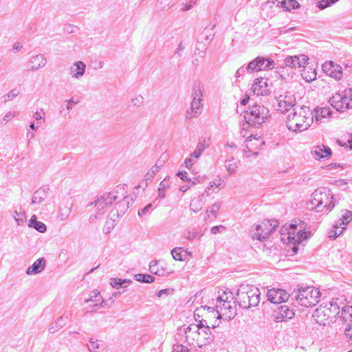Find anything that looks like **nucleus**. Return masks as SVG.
I'll return each instance as SVG.
<instances>
[{
	"mask_svg": "<svg viewBox=\"0 0 352 352\" xmlns=\"http://www.w3.org/2000/svg\"><path fill=\"white\" fill-rule=\"evenodd\" d=\"M314 122V115L309 107L296 106L287 116V127L289 131L302 132L311 126Z\"/></svg>",
	"mask_w": 352,
	"mask_h": 352,
	"instance_id": "nucleus-1",
	"label": "nucleus"
},
{
	"mask_svg": "<svg viewBox=\"0 0 352 352\" xmlns=\"http://www.w3.org/2000/svg\"><path fill=\"white\" fill-rule=\"evenodd\" d=\"M289 229L287 233L280 231L281 239L288 244L293 254H296L298 251V245L303 240L307 239L310 232L305 231L306 223L300 220H294L289 225Z\"/></svg>",
	"mask_w": 352,
	"mask_h": 352,
	"instance_id": "nucleus-2",
	"label": "nucleus"
},
{
	"mask_svg": "<svg viewBox=\"0 0 352 352\" xmlns=\"http://www.w3.org/2000/svg\"><path fill=\"white\" fill-rule=\"evenodd\" d=\"M243 113L245 122L242 124L240 131L243 137L246 135V131L250 126L258 128L270 118L269 110L263 105L256 103L250 105Z\"/></svg>",
	"mask_w": 352,
	"mask_h": 352,
	"instance_id": "nucleus-3",
	"label": "nucleus"
},
{
	"mask_svg": "<svg viewBox=\"0 0 352 352\" xmlns=\"http://www.w3.org/2000/svg\"><path fill=\"white\" fill-rule=\"evenodd\" d=\"M341 298H333L332 301L323 302L314 311L312 315L316 322L320 325H327L335 321L340 314Z\"/></svg>",
	"mask_w": 352,
	"mask_h": 352,
	"instance_id": "nucleus-4",
	"label": "nucleus"
},
{
	"mask_svg": "<svg viewBox=\"0 0 352 352\" xmlns=\"http://www.w3.org/2000/svg\"><path fill=\"white\" fill-rule=\"evenodd\" d=\"M230 294L231 300L235 299L239 306L243 309H248L256 307L260 302V290L252 285L241 284L234 297Z\"/></svg>",
	"mask_w": 352,
	"mask_h": 352,
	"instance_id": "nucleus-5",
	"label": "nucleus"
},
{
	"mask_svg": "<svg viewBox=\"0 0 352 352\" xmlns=\"http://www.w3.org/2000/svg\"><path fill=\"white\" fill-rule=\"evenodd\" d=\"M311 208L317 212L328 213L336 206L335 199L331 190L328 188H319L311 196Z\"/></svg>",
	"mask_w": 352,
	"mask_h": 352,
	"instance_id": "nucleus-6",
	"label": "nucleus"
},
{
	"mask_svg": "<svg viewBox=\"0 0 352 352\" xmlns=\"http://www.w3.org/2000/svg\"><path fill=\"white\" fill-rule=\"evenodd\" d=\"M293 295L299 305L309 307L319 302L321 293L318 288L306 286L298 287L297 291L294 290L292 296Z\"/></svg>",
	"mask_w": 352,
	"mask_h": 352,
	"instance_id": "nucleus-7",
	"label": "nucleus"
},
{
	"mask_svg": "<svg viewBox=\"0 0 352 352\" xmlns=\"http://www.w3.org/2000/svg\"><path fill=\"white\" fill-rule=\"evenodd\" d=\"M118 195L114 192H105L98 197L94 201L91 202L89 206H94L96 208V213L90 217V220L97 219L98 216L103 214L113 204L118 200Z\"/></svg>",
	"mask_w": 352,
	"mask_h": 352,
	"instance_id": "nucleus-8",
	"label": "nucleus"
},
{
	"mask_svg": "<svg viewBox=\"0 0 352 352\" xmlns=\"http://www.w3.org/2000/svg\"><path fill=\"white\" fill-rule=\"evenodd\" d=\"M278 227V221L276 219L265 220L261 224L256 225V231L252 233V239L261 241L268 239L270 235Z\"/></svg>",
	"mask_w": 352,
	"mask_h": 352,
	"instance_id": "nucleus-9",
	"label": "nucleus"
},
{
	"mask_svg": "<svg viewBox=\"0 0 352 352\" xmlns=\"http://www.w3.org/2000/svg\"><path fill=\"white\" fill-rule=\"evenodd\" d=\"M351 91L345 89L342 93L335 94L330 99L331 105L338 111H344L350 109L351 106Z\"/></svg>",
	"mask_w": 352,
	"mask_h": 352,
	"instance_id": "nucleus-10",
	"label": "nucleus"
},
{
	"mask_svg": "<svg viewBox=\"0 0 352 352\" xmlns=\"http://www.w3.org/2000/svg\"><path fill=\"white\" fill-rule=\"evenodd\" d=\"M116 195H118V200L116 203V213L113 215H116L118 218L122 217L129 208L130 202L129 197L126 195V192L124 186H117L114 191Z\"/></svg>",
	"mask_w": 352,
	"mask_h": 352,
	"instance_id": "nucleus-11",
	"label": "nucleus"
},
{
	"mask_svg": "<svg viewBox=\"0 0 352 352\" xmlns=\"http://www.w3.org/2000/svg\"><path fill=\"white\" fill-rule=\"evenodd\" d=\"M352 220V212L346 210L344 213L342 214L338 221H336L333 226L332 229L329 232V238L331 239H336L346 229V225Z\"/></svg>",
	"mask_w": 352,
	"mask_h": 352,
	"instance_id": "nucleus-12",
	"label": "nucleus"
},
{
	"mask_svg": "<svg viewBox=\"0 0 352 352\" xmlns=\"http://www.w3.org/2000/svg\"><path fill=\"white\" fill-rule=\"evenodd\" d=\"M217 302L219 303L217 305V309L219 310V313L221 315L226 316L229 320H231L236 315V301L234 299V301L228 300V297L226 296L223 298V296H218Z\"/></svg>",
	"mask_w": 352,
	"mask_h": 352,
	"instance_id": "nucleus-13",
	"label": "nucleus"
},
{
	"mask_svg": "<svg viewBox=\"0 0 352 352\" xmlns=\"http://www.w3.org/2000/svg\"><path fill=\"white\" fill-rule=\"evenodd\" d=\"M275 63L269 58L257 56L248 63L249 69L253 72L270 70L274 67Z\"/></svg>",
	"mask_w": 352,
	"mask_h": 352,
	"instance_id": "nucleus-14",
	"label": "nucleus"
},
{
	"mask_svg": "<svg viewBox=\"0 0 352 352\" xmlns=\"http://www.w3.org/2000/svg\"><path fill=\"white\" fill-rule=\"evenodd\" d=\"M322 70L327 75L336 80H341L343 76L342 67L331 60L327 61L322 65Z\"/></svg>",
	"mask_w": 352,
	"mask_h": 352,
	"instance_id": "nucleus-15",
	"label": "nucleus"
},
{
	"mask_svg": "<svg viewBox=\"0 0 352 352\" xmlns=\"http://www.w3.org/2000/svg\"><path fill=\"white\" fill-rule=\"evenodd\" d=\"M267 297L270 302L280 304L286 302L289 299V295L284 289L272 288L268 289Z\"/></svg>",
	"mask_w": 352,
	"mask_h": 352,
	"instance_id": "nucleus-16",
	"label": "nucleus"
},
{
	"mask_svg": "<svg viewBox=\"0 0 352 352\" xmlns=\"http://www.w3.org/2000/svg\"><path fill=\"white\" fill-rule=\"evenodd\" d=\"M295 314L293 309L287 305H280L274 311V320L277 322L287 321L294 318Z\"/></svg>",
	"mask_w": 352,
	"mask_h": 352,
	"instance_id": "nucleus-17",
	"label": "nucleus"
},
{
	"mask_svg": "<svg viewBox=\"0 0 352 352\" xmlns=\"http://www.w3.org/2000/svg\"><path fill=\"white\" fill-rule=\"evenodd\" d=\"M309 58L305 54L287 56L284 62L285 65L292 68L306 67L308 64Z\"/></svg>",
	"mask_w": 352,
	"mask_h": 352,
	"instance_id": "nucleus-18",
	"label": "nucleus"
},
{
	"mask_svg": "<svg viewBox=\"0 0 352 352\" xmlns=\"http://www.w3.org/2000/svg\"><path fill=\"white\" fill-rule=\"evenodd\" d=\"M267 80V79L263 78H256L251 88V91L253 94L257 96L269 94L270 87Z\"/></svg>",
	"mask_w": 352,
	"mask_h": 352,
	"instance_id": "nucleus-19",
	"label": "nucleus"
},
{
	"mask_svg": "<svg viewBox=\"0 0 352 352\" xmlns=\"http://www.w3.org/2000/svg\"><path fill=\"white\" fill-rule=\"evenodd\" d=\"M278 110L285 112L289 111L292 108H294L296 106V98L293 94L287 93L285 96H280L278 100Z\"/></svg>",
	"mask_w": 352,
	"mask_h": 352,
	"instance_id": "nucleus-20",
	"label": "nucleus"
},
{
	"mask_svg": "<svg viewBox=\"0 0 352 352\" xmlns=\"http://www.w3.org/2000/svg\"><path fill=\"white\" fill-rule=\"evenodd\" d=\"M195 332L197 333V342L198 346L200 348L202 346L210 344L213 340L210 330L207 331L206 329H204L199 331V329H195Z\"/></svg>",
	"mask_w": 352,
	"mask_h": 352,
	"instance_id": "nucleus-21",
	"label": "nucleus"
},
{
	"mask_svg": "<svg viewBox=\"0 0 352 352\" xmlns=\"http://www.w3.org/2000/svg\"><path fill=\"white\" fill-rule=\"evenodd\" d=\"M314 120L317 124L324 122V119H327L331 116L332 111L328 107L319 108L317 107L312 111Z\"/></svg>",
	"mask_w": 352,
	"mask_h": 352,
	"instance_id": "nucleus-22",
	"label": "nucleus"
},
{
	"mask_svg": "<svg viewBox=\"0 0 352 352\" xmlns=\"http://www.w3.org/2000/svg\"><path fill=\"white\" fill-rule=\"evenodd\" d=\"M46 58L41 54L32 56L29 60L30 69L32 71H36L43 68L46 65Z\"/></svg>",
	"mask_w": 352,
	"mask_h": 352,
	"instance_id": "nucleus-23",
	"label": "nucleus"
},
{
	"mask_svg": "<svg viewBox=\"0 0 352 352\" xmlns=\"http://www.w3.org/2000/svg\"><path fill=\"white\" fill-rule=\"evenodd\" d=\"M45 259L44 258H39L36 260L32 265L26 270L28 275L36 274L41 272L45 267Z\"/></svg>",
	"mask_w": 352,
	"mask_h": 352,
	"instance_id": "nucleus-24",
	"label": "nucleus"
},
{
	"mask_svg": "<svg viewBox=\"0 0 352 352\" xmlns=\"http://www.w3.org/2000/svg\"><path fill=\"white\" fill-rule=\"evenodd\" d=\"M202 100H192L190 109L187 110V118L198 117L202 112Z\"/></svg>",
	"mask_w": 352,
	"mask_h": 352,
	"instance_id": "nucleus-25",
	"label": "nucleus"
},
{
	"mask_svg": "<svg viewBox=\"0 0 352 352\" xmlns=\"http://www.w3.org/2000/svg\"><path fill=\"white\" fill-rule=\"evenodd\" d=\"M49 191V188H40L38 190H36L33 194L32 199V204H40L47 197Z\"/></svg>",
	"mask_w": 352,
	"mask_h": 352,
	"instance_id": "nucleus-26",
	"label": "nucleus"
},
{
	"mask_svg": "<svg viewBox=\"0 0 352 352\" xmlns=\"http://www.w3.org/2000/svg\"><path fill=\"white\" fill-rule=\"evenodd\" d=\"M85 64L82 61L76 62L71 67V73L72 78H79L82 76L85 72Z\"/></svg>",
	"mask_w": 352,
	"mask_h": 352,
	"instance_id": "nucleus-27",
	"label": "nucleus"
},
{
	"mask_svg": "<svg viewBox=\"0 0 352 352\" xmlns=\"http://www.w3.org/2000/svg\"><path fill=\"white\" fill-rule=\"evenodd\" d=\"M341 315L340 319L346 324V325L352 324V306L340 305Z\"/></svg>",
	"mask_w": 352,
	"mask_h": 352,
	"instance_id": "nucleus-28",
	"label": "nucleus"
},
{
	"mask_svg": "<svg viewBox=\"0 0 352 352\" xmlns=\"http://www.w3.org/2000/svg\"><path fill=\"white\" fill-rule=\"evenodd\" d=\"M205 203L204 194L199 195L191 200L190 210L194 212H198L203 208Z\"/></svg>",
	"mask_w": 352,
	"mask_h": 352,
	"instance_id": "nucleus-29",
	"label": "nucleus"
},
{
	"mask_svg": "<svg viewBox=\"0 0 352 352\" xmlns=\"http://www.w3.org/2000/svg\"><path fill=\"white\" fill-rule=\"evenodd\" d=\"M313 155L316 159H321L324 157H329L332 155L331 149L324 145L318 146L314 151H312Z\"/></svg>",
	"mask_w": 352,
	"mask_h": 352,
	"instance_id": "nucleus-30",
	"label": "nucleus"
},
{
	"mask_svg": "<svg viewBox=\"0 0 352 352\" xmlns=\"http://www.w3.org/2000/svg\"><path fill=\"white\" fill-rule=\"evenodd\" d=\"M28 226L30 228L35 229L36 230L41 233H44L47 230L46 225L41 221H37L36 215L32 216L31 219L29 221Z\"/></svg>",
	"mask_w": 352,
	"mask_h": 352,
	"instance_id": "nucleus-31",
	"label": "nucleus"
},
{
	"mask_svg": "<svg viewBox=\"0 0 352 352\" xmlns=\"http://www.w3.org/2000/svg\"><path fill=\"white\" fill-rule=\"evenodd\" d=\"M252 138H254V140L259 142V145H257V144H255L256 146V148H261V146L265 144L264 141H263V140L260 141L258 140V138H256V136L253 137V135H251L250 136L248 137L247 139L245 140V142H247V144L245 145V148L243 149V151L244 155L246 157H249L251 155L252 151H251L250 146H248V143L249 142H251Z\"/></svg>",
	"mask_w": 352,
	"mask_h": 352,
	"instance_id": "nucleus-32",
	"label": "nucleus"
},
{
	"mask_svg": "<svg viewBox=\"0 0 352 352\" xmlns=\"http://www.w3.org/2000/svg\"><path fill=\"white\" fill-rule=\"evenodd\" d=\"M204 88L199 82H195L192 86V100H202Z\"/></svg>",
	"mask_w": 352,
	"mask_h": 352,
	"instance_id": "nucleus-33",
	"label": "nucleus"
},
{
	"mask_svg": "<svg viewBox=\"0 0 352 352\" xmlns=\"http://www.w3.org/2000/svg\"><path fill=\"white\" fill-rule=\"evenodd\" d=\"M173 258L176 261H185L188 255L187 252H184L182 248H175L171 250Z\"/></svg>",
	"mask_w": 352,
	"mask_h": 352,
	"instance_id": "nucleus-34",
	"label": "nucleus"
},
{
	"mask_svg": "<svg viewBox=\"0 0 352 352\" xmlns=\"http://www.w3.org/2000/svg\"><path fill=\"white\" fill-rule=\"evenodd\" d=\"M65 319H64L63 317L61 316L58 318L56 322L52 323V324L49 327V332L50 333H54L60 329H61L63 326H65Z\"/></svg>",
	"mask_w": 352,
	"mask_h": 352,
	"instance_id": "nucleus-35",
	"label": "nucleus"
},
{
	"mask_svg": "<svg viewBox=\"0 0 352 352\" xmlns=\"http://www.w3.org/2000/svg\"><path fill=\"white\" fill-rule=\"evenodd\" d=\"M199 309H203L202 311H207V312H206V314H205L206 318H209L210 316V315H212L213 317L217 318V320L221 318V314L219 313V310H217V309L216 310L212 307H209V306L205 305V306L200 307Z\"/></svg>",
	"mask_w": 352,
	"mask_h": 352,
	"instance_id": "nucleus-36",
	"label": "nucleus"
},
{
	"mask_svg": "<svg viewBox=\"0 0 352 352\" xmlns=\"http://www.w3.org/2000/svg\"><path fill=\"white\" fill-rule=\"evenodd\" d=\"M132 281L130 279H120V278H111L110 285L112 287L118 289L120 288L126 287L125 283H131Z\"/></svg>",
	"mask_w": 352,
	"mask_h": 352,
	"instance_id": "nucleus-37",
	"label": "nucleus"
},
{
	"mask_svg": "<svg viewBox=\"0 0 352 352\" xmlns=\"http://www.w3.org/2000/svg\"><path fill=\"white\" fill-rule=\"evenodd\" d=\"M160 170V166L158 165V162H156V164L148 170V171L144 176L146 186H147V182L151 181L154 176L155 175V174L158 173Z\"/></svg>",
	"mask_w": 352,
	"mask_h": 352,
	"instance_id": "nucleus-38",
	"label": "nucleus"
},
{
	"mask_svg": "<svg viewBox=\"0 0 352 352\" xmlns=\"http://www.w3.org/2000/svg\"><path fill=\"white\" fill-rule=\"evenodd\" d=\"M103 349V346L100 344V341L91 338L88 344V350L90 352H100Z\"/></svg>",
	"mask_w": 352,
	"mask_h": 352,
	"instance_id": "nucleus-39",
	"label": "nucleus"
},
{
	"mask_svg": "<svg viewBox=\"0 0 352 352\" xmlns=\"http://www.w3.org/2000/svg\"><path fill=\"white\" fill-rule=\"evenodd\" d=\"M201 236L202 234L195 228L187 230L184 233V236L189 241L199 239Z\"/></svg>",
	"mask_w": 352,
	"mask_h": 352,
	"instance_id": "nucleus-40",
	"label": "nucleus"
},
{
	"mask_svg": "<svg viewBox=\"0 0 352 352\" xmlns=\"http://www.w3.org/2000/svg\"><path fill=\"white\" fill-rule=\"evenodd\" d=\"M214 37V34L210 32V30L206 28L200 34L198 42H207L210 43Z\"/></svg>",
	"mask_w": 352,
	"mask_h": 352,
	"instance_id": "nucleus-41",
	"label": "nucleus"
},
{
	"mask_svg": "<svg viewBox=\"0 0 352 352\" xmlns=\"http://www.w3.org/2000/svg\"><path fill=\"white\" fill-rule=\"evenodd\" d=\"M135 280L141 283H151L155 281V278L150 274H137L134 276Z\"/></svg>",
	"mask_w": 352,
	"mask_h": 352,
	"instance_id": "nucleus-42",
	"label": "nucleus"
},
{
	"mask_svg": "<svg viewBox=\"0 0 352 352\" xmlns=\"http://www.w3.org/2000/svg\"><path fill=\"white\" fill-rule=\"evenodd\" d=\"M238 161H236L233 157L226 161V168L227 171L231 175L236 172L238 167Z\"/></svg>",
	"mask_w": 352,
	"mask_h": 352,
	"instance_id": "nucleus-43",
	"label": "nucleus"
},
{
	"mask_svg": "<svg viewBox=\"0 0 352 352\" xmlns=\"http://www.w3.org/2000/svg\"><path fill=\"white\" fill-rule=\"evenodd\" d=\"M301 76L305 81L311 82L316 78V72L312 69H310V71H307L305 67L301 72Z\"/></svg>",
	"mask_w": 352,
	"mask_h": 352,
	"instance_id": "nucleus-44",
	"label": "nucleus"
},
{
	"mask_svg": "<svg viewBox=\"0 0 352 352\" xmlns=\"http://www.w3.org/2000/svg\"><path fill=\"white\" fill-rule=\"evenodd\" d=\"M101 298L102 297L100 292L95 289L90 293V297L88 299H85V302L86 303H89L92 302H100Z\"/></svg>",
	"mask_w": 352,
	"mask_h": 352,
	"instance_id": "nucleus-45",
	"label": "nucleus"
},
{
	"mask_svg": "<svg viewBox=\"0 0 352 352\" xmlns=\"http://www.w3.org/2000/svg\"><path fill=\"white\" fill-rule=\"evenodd\" d=\"M168 182L166 181V179L162 180L160 184V187L158 188V197L160 199L165 197V191L166 189L168 187Z\"/></svg>",
	"mask_w": 352,
	"mask_h": 352,
	"instance_id": "nucleus-46",
	"label": "nucleus"
},
{
	"mask_svg": "<svg viewBox=\"0 0 352 352\" xmlns=\"http://www.w3.org/2000/svg\"><path fill=\"white\" fill-rule=\"evenodd\" d=\"M14 218L19 226H22L25 221L26 215L23 211H15Z\"/></svg>",
	"mask_w": 352,
	"mask_h": 352,
	"instance_id": "nucleus-47",
	"label": "nucleus"
},
{
	"mask_svg": "<svg viewBox=\"0 0 352 352\" xmlns=\"http://www.w3.org/2000/svg\"><path fill=\"white\" fill-rule=\"evenodd\" d=\"M72 206L71 204L70 206L65 207V208H60L59 209V217L61 221L65 220L70 214L72 211Z\"/></svg>",
	"mask_w": 352,
	"mask_h": 352,
	"instance_id": "nucleus-48",
	"label": "nucleus"
},
{
	"mask_svg": "<svg viewBox=\"0 0 352 352\" xmlns=\"http://www.w3.org/2000/svg\"><path fill=\"white\" fill-rule=\"evenodd\" d=\"M338 1L339 0H320L316 3V6L320 10H323L331 6Z\"/></svg>",
	"mask_w": 352,
	"mask_h": 352,
	"instance_id": "nucleus-49",
	"label": "nucleus"
},
{
	"mask_svg": "<svg viewBox=\"0 0 352 352\" xmlns=\"http://www.w3.org/2000/svg\"><path fill=\"white\" fill-rule=\"evenodd\" d=\"M88 304V306L86 307L87 312H94L98 310L100 308L104 307V305H99V302H92Z\"/></svg>",
	"mask_w": 352,
	"mask_h": 352,
	"instance_id": "nucleus-50",
	"label": "nucleus"
},
{
	"mask_svg": "<svg viewBox=\"0 0 352 352\" xmlns=\"http://www.w3.org/2000/svg\"><path fill=\"white\" fill-rule=\"evenodd\" d=\"M245 72H248L249 74L254 73L253 71L249 69L248 65L247 66L243 65L236 70L235 77L239 78L241 76H243Z\"/></svg>",
	"mask_w": 352,
	"mask_h": 352,
	"instance_id": "nucleus-51",
	"label": "nucleus"
},
{
	"mask_svg": "<svg viewBox=\"0 0 352 352\" xmlns=\"http://www.w3.org/2000/svg\"><path fill=\"white\" fill-rule=\"evenodd\" d=\"M206 319L207 318L201 319L197 321L198 324L195 327L196 329H199V331H201L202 329H206L207 331H210L211 329V327L210 325H208Z\"/></svg>",
	"mask_w": 352,
	"mask_h": 352,
	"instance_id": "nucleus-52",
	"label": "nucleus"
},
{
	"mask_svg": "<svg viewBox=\"0 0 352 352\" xmlns=\"http://www.w3.org/2000/svg\"><path fill=\"white\" fill-rule=\"evenodd\" d=\"M219 209L220 204L219 203H214L206 210V213H210L216 217Z\"/></svg>",
	"mask_w": 352,
	"mask_h": 352,
	"instance_id": "nucleus-53",
	"label": "nucleus"
},
{
	"mask_svg": "<svg viewBox=\"0 0 352 352\" xmlns=\"http://www.w3.org/2000/svg\"><path fill=\"white\" fill-rule=\"evenodd\" d=\"M19 91L16 89H12L8 92V94L5 95L3 98H5V102L8 100H10L16 97L19 95Z\"/></svg>",
	"mask_w": 352,
	"mask_h": 352,
	"instance_id": "nucleus-54",
	"label": "nucleus"
},
{
	"mask_svg": "<svg viewBox=\"0 0 352 352\" xmlns=\"http://www.w3.org/2000/svg\"><path fill=\"white\" fill-rule=\"evenodd\" d=\"M173 291L174 289L172 288L161 289L157 292L156 296L159 298L162 297L164 295L168 296L170 294H172Z\"/></svg>",
	"mask_w": 352,
	"mask_h": 352,
	"instance_id": "nucleus-55",
	"label": "nucleus"
},
{
	"mask_svg": "<svg viewBox=\"0 0 352 352\" xmlns=\"http://www.w3.org/2000/svg\"><path fill=\"white\" fill-rule=\"evenodd\" d=\"M172 352H189V350L182 344H175L173 347Z\"/></svg>",
	"mask_w": 352,
	"mask_h": 352,
	"instance_id": "nucleus-56",
	"label": "nucleus"
},
{
	"mask_svg": "<svg viewBox=\"0 0 352 352\" xmlns=\"http://www.w3.org/2000/svg\"><path fill=\"white\" fill-rule=\"evenodd\" d=\"M151 208L152 204L146 205L144 208L138 210V215L140 217H142V216L145 215L147 212H148Z\"/></svg>",
	"mask_w": 352,
	"mask_h": 352,
	"instance_id": "nucleus-57",
	"label": "nucleus"
},
{
	"mask_svg": "<svg viewBox=\"0 0 352 352\" xmlns=\"http://www.w3.org/2000/svg\"><path fill=\"white\" fill-rule=\"evenodd\" d=\"M144 102V98L142 96H138L136 98L132 99V103L134 106H140Z\"/></svg>",
	"mask_w": 352,
	"mask_h": 352,
	"instance_id": "nucleus-58",
	"label": "nucleus"
},
{
	"mask_svg": "<svg viewBox=\"0 0 352 352\" xmlns=\"http://www.w3.org/2000/svg\"><path fill=\"white\" fill-rule=\"evenodd\" d=\"M45 113L41 109V111H36L34 114V118L35 120L38 121L37 124H41V122H39L40 120L44 119Z\"/></svg>",
	"mask_w": 352,
	"mask_h": 352,
	"instance_id": "nucleus-59",
	"label": "nucleus"
},
{
	"mask_svg": "<svg viewBox=\"0 0 352 352\" xmlns=\"http://www.w3.org/2000/svg\"><path fill=\"white\" fill-rule=\"evenodd\" d=\"M202 309H203L197 308L195 309V311H194V317H195L196 321H199V318L201 316L205 317V314L202 313L203 312Z\"/></svg>",
	"mask_w": 352,
	"mask_h": 352,
	"instance_id": "nucleus-60",
	"label": "nucleus"
},
{
	"mask_svg": "<svg viewBox=\"0 0 352 352\" xmlns=\"http://www.w3.org/2000/svg\"><path fill=\"white\" fill-rule=\"evenodd\" d=\"M157 264V261H152L149 264V270L151 273L155 274L158 276H160L161 274L157 270H153V267H155Z\"/></svg>",
	"mask_w": 352,
	"mask_h": 352,
	"instance_id": "nucleus-61",
	"label": "nucleus"
},
{
	"mask_svg": "<svg viewBox=\"0 0 352 352\" xmlns=\"http://www.w3.org/2000/svg\"><path fill=\"white\" fill-rule=\"evenodd\" d=\"M288 7L291 9H296L300 7V3L296 0H288Z\"/></svg>",
	"mask_w": 352,
	"mask_h": 352,
	"instance_id": "nucleus-62",
	"label": "nucleus"
},
{
	"mask_svg": "<svg viewBox=\"0 0 352 352\" xmlns=\"http://www.w3.org/2000/svg\"><path fill=\"white\" fill-rule=\"evenodd\" d=\"M177 176L183 181L188 182L190 181V179H189L187 176V173L186 171H179L177 173Z\"/></svg>",
	"mask_w": 352,
	"mask_h": 352,
	"instance_id": "nucleus-63",
	"label": "nucleus"
},
{
	"mask_svg": "<svg viewBox=\"0 0 352 352\" xmlns=\"http://www.w3.org/2000/svg\"><path fill=\"white\" fill-rule=\"evenodd\" d=\"M344 333L347 338H349L352 340V324L346 326Z\"/></svg>",
	"mask_w": 352,
	"mask_h": 352,
	"instance_id": "nucleus-64",
	"label": "nucleus"
}]
</instances>
